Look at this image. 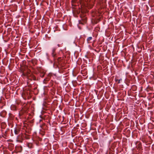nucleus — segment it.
<instances>
[{
	"instance_id": "f257e3e1",
	"label": "nucleus",
	"mask_w": 154,
	"mask_h": 154,
	"mask_svg": "<svg viewBox=\"0 0 154 154\" xmlns=\"http://www.w3.org/2000/svg\"><path fill=\"white\" fill-rule=\"evenodd\" d=\"M56 48H53L52 50L51 55L54 58H56L57 57V54L55 52Z\"/></svg>"
},
{
	"instance_id": "f03ea898",
	"label": "nucleus",
	"mask_w": 154,
	"mask_h": 154,
	"mask_svg": "<svg viewBox=\"0 0 154 154\" xmlns=\"http://www.w3.org/2000/svg\"><path fill=\"white\" fill-rule=\"evenodd\" d=\"M20 132V130L18 128H15L14 130V132L15 134L17 135Z\"/></svg>"
},
{
	"instance_id": "7ed1b4c3",
	"label": "nucleus",
	"mask_w": 154,
	"mask_h": 154,
	"mask_svg": "<svg viewBox=\"0 0 154 154\" xmlns=\"http://www.w3.org/2000/svg\"><path fill=\"white\" fill-rule=\"evenodd\" d=\"M92 39V37H90L88 38L87 41H89L91 40Z\"/></svg>"
},
{
	"instance_id": "20e7f679",
	"label": "nucleus",
	"mask_w": 154,
	"mask_h": 154,
	"mask_svg": "<svg viewBox=\"0 0 154 154\" xmlns=\"http://www.w3.org/2000/svg\"><path fill=\"white\" fill-rule=\"evenodd\" d=\"M19 136H17V141H18V138H19Z\"/></svg>"
},
{
	"instance_id": "39448f33",
	"label": "nucleus",
	"mask_w": 154,
	"mask_h": 154,
	"mask_svg": "<svg viewBox=\"0 0 154 154\" xmlns=\"http://www.w3.org/2000/svg\"><path fill=\"white\" fill-rule=\"evenodd\" d=\"M122 80L121 79H120L118 80V83H120V81Z\"/></svg>"
},
{
	"instance_id": "423d86ee",
	"label": "nucleus",
	"mask_w": 154,
	"mask_h": 154,
	"mask_svg": "<svg viewBox=\"0 0 154 154\" xmlns=\"http://www.w3.org/2000/svg\"><path fill=\"white\" fill-rule=\"evenodd\" d=\"M46 56H48V54L47 53H46Z\"/></svg>"
},
{
	"instance_id": "0eeeda50",
	"label": "nucleus",
	"mask_w": 154,
	"mask_h": 154,
	"mask_svg": "<svg viewBox=\"0 0 154 154\" xmlns=\"http://www.w3.org/2000/svg\"><path fill=\"white\" fill-rule=\"evenodd\" d=\"M39 121V122H41V121L42 120H41V119H40Z\"/></svg>"
},
{
	"instance_id": "6e6552de",
	"label": "nucleus",
	"mask_w": 154,
	"mask_h": 154,
	"mask_svg": "<svg viewBox=\"0 0 154 154\" xmlns=\"http://www.w3.org/2000/svg\"><path fill=\"white\" fill-rule=\"evenodd\" d=\"M154 133L153 134V135H154Z\"/></svg>"
}]
</instances>
